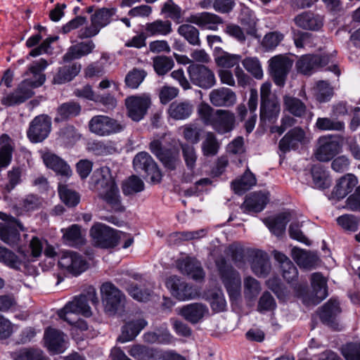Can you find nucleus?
Returning a JSON list of instances; mask_svg holds the SVG:
<instances>
[{
    "mask_svg": "<svg viewBox=\"0 0 360 360\" xmlns=\"http://www.w3.org/2000/svg\"><path fill=\"white\" fill-rule=\"evenodd\" d=\"M187 21L198 25L202 29L210 30H217L218 25L223 23L221 17L210 12H202L191 15Z\"/></svg>",
    "mask_w": 360,
    "mask_h": 360,
    "instance_id": "5701e85b",
    "label": "nucleus"
},
{
    "mask_svg": "<svg viewBox=\"0 0 360 360\" xmlns=\"http://www.w3.org/2000/svg\"><path fill=\"white\" fill-rule=\"evenodd\" d=\"M82 65L75 62L58 68L53 79V83L63 84L72 81L81 71Z\"/></svg>",
    "mask_w": 360,
    "mask_h": 360,
    "instance_id": "f704fd0d",
    "label": "nucleus"
},
{
    "mask_svg": "<svg viewBox=\"0 0 360 360\" xmlns=\"http://www.w3.org/2000/svg\"><path fill=\"white\" fill-rule=\"evenodd\" d=\"M207 312V307L201 303L189 304L180 309V315L191 323H198Z\"/></svg>",
    "mask_w": 360,
    "mask_h": 360,
    "instance_id": "4c0bfd02",
    "label": "nucleus"
},
{
    "mask_svg": "<svg viewBox=\"0 0 360 360\" xmlns=\"http://www.w3.org/2000/svg\"><path fill=\"white\" fill-rule=\"evenodd\" d=\"M166 286L172 295L179 300H191L195 296L193 288L176 276H170L167 279Z\"/></svg>",
    "mask_w": 360,
    "mask_h": 360,
    "instance_id": "412c9836",
    "label": "nucleus"
},
{
    "mask_svg": "<svg viewBox=\"0 0 360 360\" xmlns=\"http://www.w3.org/2000/svg\"><path fill=\"white\" fill-rule=\"evenodd\" d=\"M210 103L215 107H231L236 102V94L229 88L213 89L209 94Z\"/></svg>",
    "mask_w": 360,
    "mask_h": 360,
    "instance_id": "b1692460",
    "label": "nucleus"
},
{
    "mask_svg": "<svg viewBox=\"0 0 360 360\" xmlns=\"http://www.w3.org/2000/svg\"><path fill=\"white\" fill-rule=\"evenodd\" d=\"M15 360H49V359L41 349L29 348L21 349Z\"/></svg>",
    "mask_w": 360,
    "mask_h": 360,
    "instance_id": "774afa93",
    "label": "nucleus"
},
{
    "mask_svg": "<svg viewBox=\"0 0 360 360\" xmlns=\"http://www.w3.org/2000/svg\"><path fill=\"white\" fill-rule=\"evenodd\" d=\"M146 75L145 70L134 68L127 74L124 79L125 85L129 89H136L143 82Z\"/></svg>",
    "mask_w": 360,
    "mask_h": 360,
    "instance_id": "4d7b16f0",
    "label": "nucleus"
},
{
    "mask_svg": "<svg viewBox=\"0 0 360 360\" xmlns=\"http://www.w3.org/2000/svg\"><path fill=\"white\" fill-rule=\"evenodd\" d=\"M308 141L305 131L300 127H294L280 140L278 147L281 151L285 153L290 150L297 149L300 145Z\"/></svg>",
    "mask_w": 360,
    "mask_h": 360,
    "instance_id": "6ab92c4d",
    "label": "nucleus"
},
{
    "mask_svg": "<svg viewBox=\"0 0 360 360\" xmlns=\"http://www.w3.org/2000/svg\"><path fill=\"white\" fill-rule=\"evenodd\" d=\"M101 173L108 174V168H101ZM96 183L101 184L102 187L98 193L99 198L104 200L115 211L123 212L124 208L122 205L120 191L115 180L110 176L107 178L105 175L102 174V179H98Z\"/></svg>",
    "mask_w": 360,
    "mask_h": 360,
    "instance_id": "39448f33",
    "label": "nucleus"
},
{
    "mask_svg": "<svg viewBox=\"0 0 360 360\" xmlns=\"http://www.w3.org/2000/svg\"><path fill=\"white\" fill-rule=\"evenodd\" d=\"M146 325L147 322L141 319L127 322L122 327V335L119 336L118 341L123 343L132 340Z\"/></svg>",
    "mask_w": 360,
    "mask_h": 360,
    "instance_id": "a19ab883",
    "label": "nucleus"
},
{
    "mask_svg": "<svg viewBox=\"0 0 360 360\" xmlns=\"http://www.w3.org/2000/svg\"><path fill=\"white\" fill-rule=\"evenodd\" d=\"M63 238L68 245L76 246L82 243V238L80 228L77 224H73L68 229H62Z\"/></svg>",
    "mask_w": 360,
    "mask_h": 360,
    "instance_id": "bf43d9fd",
    "label": "nucleus"
},
{
    "mask_svg": "<svg viewBox=\"0 0 360 360\" xmlns=\"http://www.w3.org/2000/svg\"><path fill=\"white\" fill-rule=\"evenodd\" d=\"M205 300H207L213 311L221 312L226 309V302L221 290L216 289L205 293Z\"/></svg>",
    "mask_w": 360,
    "mask_h": 360,
    "instance_id": "de8ad7c7",
    "label": "nucleus"
},
{
    "mask_svg": "<svg viewBox=\"0 0 360 360\" xmlns=\"http://www.w3.org/2000/svg\"><path fill=\"white\" fill-rule=\"evenodd\" d=\"M240 23L245 27L246 34L254 37L259 38L257 34V19L250 8L243 6L238 15Z\"/></svg>",
    "mask_w": 360,
    "mask_h": 360,
    "instance_id": "e433bc0d",
    "label": "nucleus"
},
{
    "mask_svg": "<svg viewBox=\"0 0 360 360\" xmlns=\"http://www.w3.org/2000/svg\"><path fill=\"white\" fill-rule=\"evenodd\" d=\"M153 68L158 75H164L170 71L174 65V60L171 57L158 56L153 58Z\"/></svg>",
    "mask_w": 360,
    "mask_h": 360,
    "instance_id": "6e6d98bb",
    "label": "nucleus"
},
{
    "mask_svg": "<svg viewBox=\"0 0 360 360\" xmlns=\"http://www.w3.org/2000/svg\"><path fill=\"white\" fill-rule=\"evenodd\" d=\"M275 259L280 264L282 276L288 283L296 288L298 271L290 259L282 252L274 251Z\"/></svg>",
    "mask_w": 360,
    "mask_h": 360,
    "instance_id": "393cba45",
    "label": "nucleus"
},
{
    "mask_svg": "<svg viewBox=\"0 0 360 360\" xmlns=\"http://www.w3.org/2000/svg\"><path fill=\"white\" fill-rule=\"evenodd\" d=\"M198 115L205 126L211 127L217 134H225L235 128V114L228 110L214 109L208 103H202L198 107Z\"/></svg>",
    "mask_w": 360,
    "mask_h": 360,
    "instance_id": "f03ea898",
    "label": "nucleus"
},
{
    "mask_svg": "<svg viewBox=\"0 0 360 360\" xmlns=\"http://www.w3.org/2000/svg\"><path fill=\"white\" fill-rule=\"evenodd\" d=\"M81 112V105L73 101L61 104L57 109L55 122H62L70 117L77 116Z\"/></svg>",
    "mask_w": 360,
    "mask_h": 360,
    "instance_id": "a18cd8bd",
    "label": "nucleus"
},
{
    "mask_svg": "<svg viewBox=\"0 0 360 360\" xmlns=\"http://www.w3.org/2000/svg\"><path fill=\"white\" fill-rule=\"evenodd\" d=\"M44 342L49 352L62 353L64 350V333L60 330L49 328L44 333Z\"/></svg>",
    "mask_w": 360,
    "mask_h": 360,
    "instance_id": "72a5a7b5",
    "label": "nucleus"
},
{
    "mask_svg": "<svg viewBox=\"0 0 360 360\" xmlns=\"http://www.w3.org/2000/svg\"><path fill=\"white\" fill-rule=\"evenodd\" d=\"M177 267L179 271L195 281H202L205 272L200 262L194 257H186L177 260Z\"/></svg>",
    "mask_w": 360,
    "mask_h": 360,
    "instance_id": "4be33fe9",
    "label": "nucleus"
},
{
    "mask_svg": "<svg viewBox=\"0 0 360 360\" xmlns=\"http://www.w3.org/2000/svg\"><path fill=\"white\" fill-rule=\"evenodd\" d=\"M269 202L268 195L262 192L250 193L245 198L240 208L244 212H260L266 207Z\"/></svg>",
    "mask_w": 360,
    "mask_h": 360,
    "instance_id": "c756f323",
    "label": "nucleus"
},
{
    "mask_svg": "<svg viewBox=\"0 0 360 360\" xmlns=\"http://www.w3.org/2000/svg\"><path fill=\"white\" fill-rule=\"evenodd\" d=\"M292 256L297 265L304 269L315 267L319 261V257L316 253L298 248H292Z\"/></svg>",
    "mask_w": 360,
    "mask_h": 360,
    "instance_id": "ea45409f",
    "label": "nucleus"
},
{
    "mask_svg": "<svg viewBox=\"0 0 360 360\" xmlns=\"http://www.w3.org/2000/svg\"><path fill=\"white\" fill-rule=\"evenodd\" d=\"M0 219L7 222V224L0 223V238L5 243L13 246L20 240V233L16 227L23 231L24 227L16 218L0 212Z\"/></svg>",
    "mask_w": 360,
    "mask_h": 360,
    "instance_id": "ddd939ff",
    "label": "nucleus"
},
{
    "mask_svg": "<svg viewBox=\"0 0 360 360\" xmlns=\"http://www.w3.org/2000/svg\"><path fill=\"white\" fill-rule=\"evenodd\" d=\"M315 127L321 131H342L345 128V123L335 118L319 117Z\"/></svg>",
    "mask_w": 360,
    "mask_h": 360,
    "instance_id": "5fc2aeb1",
    "label": "nucleus"
},
{
    "mask_svg": "<svg viewBox=\"0 0 360 360\" xmlns=\"http://www.w3.org/2000/svg\"><path fill=\"white\" fill-rule=\"evenodd\" d=\"M341 150L339 139L335 136H323L319 139L316 158L321 162L332 160Z\"/></svg>",
    "mask_w": 360,
    "mask_h": 360,
    "instance_id": "f3484780",
    "label": "nucleus"
},
{
    "mask_svg": "<svg viewBox=\"0 0 360 360\" xmlns=\"http://www.w3.org/2000/svg\"><path fill=\"white\" fill-rule=\"evenodd\" d=\"M219 149V143L213 132H207L202 143V151L205 156H214Z\"/></svg>",
    "mask_w": 360,
    "mask_h": 360,
    "instance_id": "603ef678",
    "label": "nucleus"
},
{
    "mask_svg": "<svg viewBox=\"0 0 360 360\" xmlns=\"http://www.w3.org/2000/svg\"><path fill=\"white\" fill-rule=\"evenodd\" d=\"M0 167H7L12 160V154L14 150L13 141L6 134L0 136Z\"/></svg>",
    "mask_w": 360,
    "mask_h": 360,
    "instance_id": "37998d69",
    "label": "nucleus"
},
{
    "mask_svg": "<svg viewBox=\"0 0 360 360\" xmlns=\"http://www.w3.org/2000/svg\"><path fill=\"white\" fill-rule=\"evenodd\" d=\"M290 219L291 213L285 212L274 217L266 218L263 221L271 233L277 236H280L285 233L286 225Z\"/></svg>",
    "mask_w": 360,
    "mask_h": 360,
    "instance_id": "c9c22d12",
    "label": "nucleus"
},
{
    "mask_svg": "<svg viewBox=\"0 0 360 360\" xmlns=\"http://www.w3.org/2000/svg\"><path fill=\"white\" fill-rule=\"evenodd\" d=\"M0 262L13 269H20L21 259L13 251L0 245Z\"/></svg>",
    "mask_w": 360,
    "mask_h": 360,
    "instance_id": "864d4df0",
    "label": "nucleus"
},
{
    "mask_svg": "<svg viewBox=\"0 0 360 360\" xmlns=\"http://www.w3.org/2000/svg\"><path fill=\"white\" fill-rule=\"evenodd\" d=\"M48 65L44 59L34 61L29 67L25 72L26 76H32L23 79L13 92L3 97L1 102L6 106L20 105L30 99L34 95V89L41 86L46 80V76L43 71Z\"/></svg>",
    "mask_w": 360,
    "mask_h": 360,
    "instance_id": "f257e3e1",
    "label": "nucleus"
},
{
    "mask_svg": "<svg viewBox=\"0 0 360 360\" xmlns=\"http://www.w3.org/2000/svg\"><path fill=\"white\" fill-rule=\"evenodd\" d=\"M158 159L166 168L170 170H174L180 162L179 152L174 148L165 150Z\"/></svg>",
    "mask_w": 360,
    "mask_h": 360,
    "instance_id": "052dcab7",
    "label": "nucleus"
},
{
    "mask_svg": "<svg viewBox=\"0 0 360 360\" xmlns=\"http://www.w3.org/2000/svg\"><path fill=\"white\" fill-rule=\"evenodd\" d=\"M340 302L335 298H330L320 309L319 318L321 322L328 327L339 330L337 317L340 314Z\"/></svg>",
    "mask_w": 360,
    "mask_h": 360,
    "instance_id": "aec40b11",
    "label": "nucleus"
},
{
    "mask_svg": "<svg viewBox=\"0 0 360 360\" xmlns=\"http://www.w3.org/2000/svg\"><path fill=\"white\" fill-rule=\"evenodd\" d=\"M101 293L105 311L109 314H115L123 307L125 296L111 283H103L101 287Z\"/></svg>",
    "mask_w": 360,
    "mask_h": 360,
    "instance_id": "1a4fd4ad",
    "label": "nucleus"
},
{
    "mask_svg": "<svg viewBox=\"0 0 360 360\" xmlns=\"http://www.w3.org/2000/svg\"><path fill=\"white\" fill-rule=\"evenodd\" d=\"M215 264L230 300H237L240 296L241 290V279L239 273L231 265L227 264L224 257L217 259Z\"/></svg>",
    "mask_w": 360,
    "mask_h": 360,
    "instance_id": "20e7f679",
    "label": "nucleus"
},
{
    "mask_svg": "<svg viewBox=\"0 0 360 360\" xmlns=\"http://www.w3.org/2000/svg\"><path fill=\"white\" fill-rule=\"evenodd\" d=\"M269 71L274 83L278 86H283L292 63L288 57L277 55L269 60Z\"/></svg>",
    "mask_w": 360,
    "mask_h": 360,
    "instance_id": "2eb2a0df",
    "label": "nucleus"
},
{
    "mask_svg": "<svg viewBox=\"0 0 360 360\" xmlns=\"http://www.w3.org/2000/svg\"><path fill=\"white\" fill-rule=\"evenodd\" d=\"M95 47V44L91 40L72 45L64 54L63 57V61L68 63L73 60L79 59L92 53Z\"/></svg>",
    "mask_w": 360,
    "mask_h": 360,
    "instance_id": "2f4dec72",
    "label": "nucleus"
},
{
    "mask_svg": "<svg viewBox=\"0 0 360 360\" xmlns=\"http://www.w3.org/2000/svg\"><path fill=\"white\" fill-rule=\"evenodd\" d=\"M58 193L62 201L69 207H75L79 202V195L76 192L68 188L66 186L59 184Z\"/></svg>",
    "mask_w": 360,
    "mask_h": 360,
    "instance_id": "0e129e2a",
    "label": "nucleus"
},
{
    "mask_svg": "<svg viewBox=\"0 0 360 360\" xmlns=\"http://www.w3.org/2000/svg\"><path fill=\"white\" fill-rule=\"evenodd\" d=\"M311 284L314 293L311 303L316 305L328 296L327 281L321 273L316 272L311 276Z\"/></svg>",
    "mask_w": 360,
    "mask_h": 360,
    "instance_id": "473e14b6",
    "label": "nucleus"
},
{
    "mask_svg": "<svg viewBox=\"0 0 360 360\" xmlns=\"http://www.w3.org/2000/svg\"><path fill=\"white\" fill-rule=\"evenodd\" d=\"M295 25L307 30L319 31L323 27V18L310 11L302 12L294 18Z\"/></svg>",
    "mask_w": 360,
    "mask_h": 360,
    "instance_id": "a878e982",
    "label": "nucleus"
},
{
    "mask_svg": "<svg viewBox=\"0 0 360 360\" xmlns=\"http://www.w3.org/2000/svg\"><path fill=\"white\" fill-rule=\"evenodd\" d=\"M45 165L54 171L57 175L63 177H70L72 175V170L68 163L58 155L46 153L42 156Z\"/></svg>",
    "mask_w": 360,
    "mask_h": 360,
    "instance_id": "c85d7f7f",
    "label": "nucleus"
},
{
    "mask_svg": "<svg viewBox=\"0 0 360 360\" xmlns=\"http://www.w3.org/2000/svg\"><path fill=\"white\" fill-rule=\"evenodd\" d=\"M261 291L260 283L255 278L248 276L244 279V295L245 299H255Z\"/></svg>",
    "mask_w": 360,
    "mask_h": 360,
    "instance_id": "e2e57ef3",
    "label": "nucleus"
},
{
    "mask_svg": "<svg viewBox=\"0 0 360 360\" xmlns=\"http://www.w3.org/2000/svg\"><path fill=\"white\" fill-rule=\"evenodd\" d=\"M245 69L251 73L255 78L261 79L263 76V71L259 59L256 57H248L243 62Z\"/></svg>",
    "mask_w": 360,
    "mask_h": 360,
    "instance_id": "338daca9",
    "label": "nucleus"
},
{
    "mask_svg": "<svg viewBox=\"0 0 360 360\" xmlns=\"http://www.w3.org/2000/svg\"><path fill=\"white\" fill-rule=\"evenodd\" d=\"M51 119L46 115L36 116L30 123L27 135L32 143L45 140L51 132Z\"/></svg>",
    "mask_w": 360,
    "mask_h": 360,
    "instance_id": "4468645a",
    "label": "nucleus"
},
{
    "mask_svg": "<svg viewBox=\"0 0 360 360\" xmlns=\"http://www.w3.org/2000/svg\"><path fill=\"white\" fill-rule=\"evenodd\" d=\"M283 105L285 110L295 117H302L306 113L305 104L297 98L286 95L283 97Z\"/></svg>",
    "mask_w": 360,
    "mask_h": 360,
    "instance_id": "09e8293b",
    "label": "nucleus"
},
{
    "mask_svg": "<svg viewBox=\"0 0 360 360\" xmlns=\"http://www.w3.org/2000/svg\"><path fill=\"white\" fill-rule=\"evenodd\" d=\"M58 265L73 276L81 274L88 267L86 261L79 253L70 250L61 252Z\"/></svg>",
    "mask_w": 360,
    "mask_h": 360,
    "instance_id": "dca6fc26",
    "label": "nucleus"
},
{
    "mask_svg": "<svg viewBox=\"0 0 360 360\" xmlns=\"http://www.w3.org/2000/svg\"><path fill=\"white\" fill-rule=\"evenodd\" d=\"M187 71L191 82L201 89H209L216 84L214 72L204 65L191 64Z\"/></svg>",
    "mask_w": 360,
    "mask_h": 360,
    "instance_id": "9b49d317",
    "label": "nucleus"
},
{
    "mask_svg": "<svg viewBox=\"0 0 360 360\" xmlns=\"http://www.w3.org/2000/svg\"><path fill=\"white\" fill-rule=\"evenodd\" d=\"M250 264L253 273L259 277L266 276L271 270L268 255L262 250L252 251Z\"/></svg>",
    "mask_w": 360,
    "mask_h": 360,
    "instance_id": "bb28decb",
    "label": "nucleus"
},
{
    "mask_svg": "<svg viewBox=\"0 0 360 360\" xmlns=\"http://www.w3.org/2000/svg\"><path fill=\"white\" fill-rule=\"evenodd\" d=\"M143 189V181L135 175L130 176L122 185V191L125 195L141 192Z\"/></svg>",
    "mask_w": 360,
    "mask_h": 360,
    "instance_id": "680f3d73",
    "label": "nucleus"
},
{
    "mask_svg": "<svg viewBox=\"0 0 360 360\" xmlns=\"http://www.w3.org/2000/svg\"><path fill=\"white\" fill-rule=\"evenodd\" d=\"M284 35L278 31L266 34L262 39V46L267 51L275 49L283 41Z\"/></svg>",
    "mask_w": 360,
    "mask_h": 360,
    "instance_id": "69168bd1",
    "label": "nucleus"
},
{
    "mask_svg": "<svg viewBox=\"0 0 360 360\" xmlns=\"http://www.w3.org/2000/svg\"><path fill=\"white\" fill-rule=\"evenodd\" d=\"M256 183L257 179L255 175L249 169H247L240 179L232 182V188L236 193L242 195L254 186Z\"/></svg>",
    "mask_w": 360,
    "mask_h": 360,
    "instance_id": "49530a36",
    "label": "nucleus"
},
{
    "mask_svg": "<svg viewBox=\"0 0 360 360\" xmlns=\"http://www.w3.org/2000/svg\"><path fill=\"white\" fill-rule=\"evenodd\" d=\"M124 128V124L106 115H95L89 122V131L100 136L120 133Z\"/></svg>",
    "mask_w": 360,
    "mask_h": 360,
    "instance_id": "6e6552de",
    "label": "nucleus"
},
{
    "mask_svg": "<svg viewBox=\"0 0 360 360\" xmlns=\"http://www.w3.org/2000/svg\"><path fill=\"white\" fill-rule=\"evenodd\" d=\"M116 8H101L91 15V23L78 31L77 37L81 39L92 38L96 36L101 30L111 22V18L115 14Z\"/></svg>",
    "mask_w": 360,
    "mask_h": 360,
    "instance_id": "423d86ee",
    "label": "nucleus"
},
{
    "mask_svg": "<svg viewBox=\"0 0 360 360\" xmlns=\"http://www.w3.org/2000/svg\"><path fill=\"white\" fill-rule=\"evenodd\" d=\"M193 109L194 106L191 101H175L169 105L168 114L175 120H184L191 117Z\"/></svg>",
    "mask_w": 360,
    "mask_h": 360,
    "instance_id": "7c9ffc66",
    "label": "nucleus"
},
{
    "mask_svg": "<svg viewBox=\"0 0 360 360\" xmlns=\"http://www.w3.org/2000/svg\"><path fill=\"white\" fill-rule=\"evenodd\" d=\"M89 152L96 155H108L114 153L115 148L110 143H105L101 141H92L87 143Z\"/></svg>",
    "mask_w": 360,
    "mask_h": 360,
    "instance_id": "3c124183",
    "label": "nucleus"
},
{
    "mask_svg": "<svg viewBox=\"0 0 360 360\" xmlns=\"http://www.w3.org/2000/svg\"><path fill=\"white\" fill-rule=\"evenodd\" d=\"M358 183L356 177L352 174H347L340 179L334 187L332 195L337 199L344 198L348 193H351Z\"/></svg>",
    "mask_w": 360,
    "mask_h": 360,
    "instance_id": "58836bf2",
    "label": "nucleus"
},
{
    "mask_svg": "<svg viewBox=\"0 0 360 360\" xmlns=\"http://www.w3.org/2000/svg\"><path fill=\"white\" fill-rule=\"evenodd\" d=\"M127 114L134 122H139L146 115L151 105V99L147 94L130 96L125 98Z\"/></svg>",
    "mask_w": 360,
    "mask_h": 360,
    "instance_id": "f8f14e48",
    "label": "nucleus"
},
{
    "mask_svg": "<svg viewBox=\"0 0 360 360\" xmlns=\"http://www.w3.org/2000/svg\"><path fill=\"white\" fill-rule=\"evenodd\" d=\"M178 33L183 37L190 44L200 46L199 30L190 24H183L178 27Z\"/></svg>",
    "mask_w": 360,
    "mask_h": 360,
    "instance_id": "8fccbe9b",
    "label": "nucleus"
},
{
    "mask_svg": "<svg viewBox=\"0 0 360 360\" xmlns=\"http://www.w3.org/2000/svg\"><path fill=\"white\" fill-rule=\"evenodd\" d=\"M129 354L136 360H158L159 352L142 345H134L128 350Z\"/></svg>",
    "mask_w": 360,
    "mask_h": 360,
    "instance_id": "c03bdc74",
    "label": "nucleus"
},
{
    "mask_svg": "<svg viewBox=\"0 0 360 360\" xmlns=\"http://www.w3.org/2000/svg\"><path fill=\"white\" fill-rule=\"evenodd\" d=\"M133 166L137 172H144L151 182H160L162 174L153 158L146 152L137 153L133 160Z\"/></svg>",
    "mask_w": 360,
    "mask_h": 360,
    "instance_id": "9d476101",
    "label": "nucleus"
},
{
    "mask_svg": "<svg viewBox=\"0 0 360 360\" xmlns=\"http://www.w3.org/2000/svg\"><path fill=\"white\" fill-rule=\"evenodd\" d=\"M331 62V57L328 55H304L296 63L297 71L303 75H310L314 72L325 67Z\"/></svg>",
    "mask_w": 360,
    "mask_h": 360,
    "instance_id": "a211bd4d",
    "label": "nucleus"
},
{
    "mask_svg": "<svg viewBox=\"0 0 360 360\" xmlns=\"http://www.w3.org/2000/svg\"><path fill=\"white\" fill-rule=\"evenodd\" d=\"M172 32L171 21L155 20L145 25V32L148 37L167 36Z\"/></svg>",
    "mask_w": 360,
    "mask_h": 360,
    "instance_id": "79ce46f5",
    "label": "nucleus"
},
{
    "mask_svg": "<svg viewBox=\"0 0 360 360\" xmlns=\"http://www.w3.org/2000/svg\"><path fill=\"white\" fill-rule=\"evenodd\" d=\"M89 300L94 305L98 304V298L94 289L89 292L87 295H81L75 297L72 301L68 302L63 309L58 310V316L70 324L74 323L69 317L71 314H81L86 317L91 316V311L88 304Z\"/></svg>",
    "mask_w": 360,
    "mask_h": 360,
    "instance_id": "7ed1b4c3",
    "label": "nucleus"
},
{
    "mask_svg": "<svg viewBox=\"0 0 360 360\" xmlns=\"http://www.w3.org/2000/svg\"><path fill=\"white\" fill-rule=\"evenodd\" d=\"M311 176L315 188L324 189L330 186V180L326 171L321 166H314L311 168Z\"/></svg>",
    "mask_w": 360,
    "mask_h": 360,
    "instance_id": "13d9d810",
    "label": "nucleus"
},
{
    "mask_svg": "<svg viewBox=\"0 0 360 360\" xmlns=\"http://www.w3.org/2000/svg\"><path fill=\"white\" fill-rule=\"evenodd\" d=\"M281 112V105L278 98L260 103L259 117L262 123H275Z\"/></svg>",
    "mask_w": 360,
    "mask_h": 360,
    "instance_id": "cd10ccee",
    "label": "nucleus"
},
{
    "mask_svg": "<svg viewBox=\"0 0 360 360\" xmlns=\"http://www.w3.org/2000/svg\"><path fill=\"white\" fill-rule=\"evenodd\" d=\"M95 245L101 248H112L119 243L124 233L103 224H96L90 230Z\"/></svg>",
    "mask_w": 360,
    "mask_h": 360,
    "instance_id": "0eeeda50",
    "label": "nucleus"
}]
</instances>
